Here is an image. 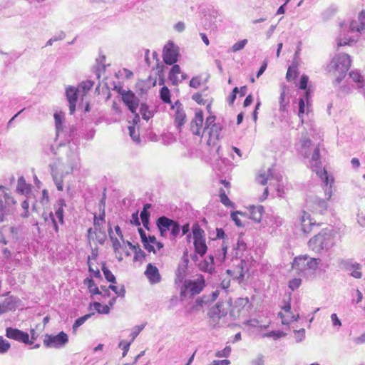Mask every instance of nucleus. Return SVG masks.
<instances>
[{"label":"nucleus","mask_w":365,"mask_h":365,"mask_svg":"<svg viewBox=\"0 0 365 365\" xmlns=\"http://www.w3.org/2000/svg\"><path fill=\"white\" fill-rule=\"evenodd\" d=\"M312 145V140L309 138H304L301 140L300 153L307 158L310 155L309 147Z\"/></svg>","instance_id":"30"},{"label":"nucleus","mask_w":365,"mask_h":365,"mask_svg":"<svg viewBox=\"0 0 365 365\" xmlns=\"http://www.w3.org/2000/svg\"><path fill=\"white\" fill-rule=\"evenodd\" d=\"M4 308L6 312L14 310L21 305V300L17 297L8 296L4 301Z\"/></svg>","instance_id":"20"},{"label":"nucleus","mask_w":365,"mask_h":365,"mask_svg":"<svg viewBox=\"0 0 365 365\" xmlns=\"http://www.w3.org/2000/svg\"><path fill=\"white\" fill-rule=\"evenodd\" d=\"M172 68L168 74V78L171 81L172 85L178 86L179 83V80L178 78V75L181 73V69L179 65L175 64L171 65Z\"/></svg>","instance_id":"27"},{"label":"nucleus","mask_w":365,"mask_h":365,"mask_svg":"<svg viewBox=\"0 0 365 365\" xmlns=\"http://www.w3.org/2000/svg\"><path fill=\"white\" fill-rule=\"evenodd\" d=\"M68 343V336L64 331L57 334H46L43 345L46 348L62 349Z\"/></svg>","instance_id":"9"},{"label":"nucleus","mask_w":365,"mask_h":365,"mask_svg":"<svg viewBox=\"0 0 365 365\" xmlns=\"http://www.w3.org/2000/svg\"><path fill=\"white\" fill-rule=\"evenodd\" d=\"M122 101L126 106L128 109L133 114H135V119L139 120V115L136 111L139 106L140 99L136 95L130 90H128L126 93H123L121 97Z\"/></svg>","instance_id":"11"},{"label":"nucleus","mask_w":365,"mask_h":365,"mask_svg":"<svg viewBox=\"0 0 365 365\" xmlns=\"http://www.w3.org/2000/svg\"><path fill=\"white\" fill-rule=\"evenodd\" d=\"M215 119H216V117H215V115H209V116L206 118V121H205V128H204V132H205L206 130H207L208 129H210V127H211L213 124H216V123H215Z\"/></svg>","instance_id":"59"},{"label":"nucleus","mask_w":365,"mask_h":365,"mask_svg":"<svg viewBox=\"0 0 365 365\" xmlns=\"http://www.w3.org/2000/svg\"><path fill=\"white\" fill-rule=\"evenodd\" d=\"M155 224L160 235L163 237H166L169 231L171 239H175L180 235V225L177 220L162 215L156 220Z\"/></svg>","instance_id":"4"},{"label":"nucleus","mask_w":365,"mask_h":365,"mask_svg":"<svg viewBox=\"0 0 365 365\" xmlns=\"http://www.w3.org/2000/svg\"><path fill=\"white\" fill-rule=\"evenodd\" d=\"M351 66L350 56L341 53L336 55L331 61L330 63L327 66L328 71L334 72L335 75H337L334 79L333 84L338 86L341 83L342 80L346 75L348 70Z\"/></svg>","instance_id":"2"},{"label":"nucleus","mask_w":365,"mask_h":365,"mask_svg":"<svg viewBox=\"0 0 365 365\" xmlns=\"http://www.w3.org/2000/svg\"><path fill=\"white\" fill-rule=\"evenodd\" d=\"M220 292L215 290L210 294H204L201 297H198L193 305V308L195 309H200L205 306H209L219 296Z\"/></svg>","instance_id":"14"},{"label":"nucleus","mask_w":365,"mask_h":365,"mask_svg":"<svg viewBox=\"0 0 365 365\" xmlns=\"http://www.w3.org/2000/svg\"><path fill=\"white\" fill-rule=\"evenodd\" d=\"M51 174L53 180V182H54V183H55L58 190L62 191L63 188L62 178L58 177L57 174L55 173V171L53 170V168H51Z\"/></svg>","instance_id":"43"},{"label":"nucleus","mask_w":365,"mask_h":365,"mask_svg":"<svg viewBox=\"0 0 365 365\" xmlns=\"http://www.w3.org/2000/svg\"><path fill=\"white\" fill-rule=\"evenodd\" d=\"M186 270H187L186 265H181V264L178 265V267L175 272V284L180 283L182 281L184 282V280H185L184 278L185 277Z\"/></svg>","instance_id":"32"},{"label":"nucleus","mask_w":365,"mask_h":365,"mask_svg":"<svg viewBox=\"0 0 365 365\" xmlns=\"http://www.w3.org/2000/svg\"><path fill=\"white\" fill-rule=\"evenodd\" d=\"M55 127H56V138L63 133V123L64 120V115L62 113H54Z\"/></svg>","instance_id":"26"},{"label":"nucleus","mask_w":365,"mask_h":365,"mask_svg":"<svg viewBox=\"0 0 365 365\" xmlns=\"http://www.w3.org/2000/svg\"><path fill=\"white\" fill-rule=\"evenodd\" d=\"M222 130V126L220 123L213 124L210 129H208V134L210 135V138H215L219 140L221 138V132Z\"/></svg>","instance_id":"29"},{"label":"nucleus","mask_w":365,"mask_h":365,"mask_svg":"<svg viewBox=\"0 0 365 365\" xmlns=\"http://www.w3.org/2000/svg\"><path fill=\"white\" fill-rule=\"evenodd\" d=\"M310 165L312 170L322 179L323 189L325 190L326 195H328V198L331 197L332 195L331 182H333V178L329 176L325 169H322L319 146L315 147L313 150Z\"/></svg>","instance_id":"3"},{"label":"nucleus","mask_w":365,"mask_h":365,"mask_svg":"<svg viewBox=\"0 0 365 365\" xmlns=\"http://www.w3.org/2000/svg\"><path fill=\"white\" fill-rule=\"evenodd\" d=\"M130 223L137 227L140 226L141 222L139 219L138 211H136L131 215Z\"/></svg>","instance_id":"62"},{"label":"nucleus","mask_w":365,"mask_h":365,"mask_svg":"<svg viewBox=\"0 0 365 365\" xmlns=\"http://www.w3.org/2000/svg\"><path fill=\"white\" fill-rule=\"evenodd\" d=\"M83 284L85 285H87L88 289L91 294L98 295L102 294V292H101V290L99 289V288L98 287V286L96 285V284L95 283L94 280L92 278H86L83 280Z\"/></svg>","instance_id":"28"},{"label":"nucleus","mask_w":365,"mask_h":365,"mask_svg":"<svg viewBox=\"0 0 365 365\" xmlns=\"http://www.w3.org/2000/svg\"><path fill=\"white\" fill-rule=\"evenodd\" d=\"M150 213H145V212H140V217L141 222L145 229L150 230Z\"/></svg>","instance_id":"45"},{"label":"nucleus","mask_w":365,"mask_h":365,"mask_svg":"<svg viewBox=\"0 0 365 365\" xmlns=\"http://www.w3.org/2000/svg\"><path fill=\"white\" fill-rule=\"evenodd\" d=\"M315 225V222H312L310 215L303 211L302 215V230L303 232L306 234L309 233L312 230V227Z\"/></svg>","instance_id":"22"},{"label":"nucleus","mask_w":365,"mask_h":365,"mask_svg":"<svg viewBox=\"0 0 365 365\" xmlns=\"http://www.w3.org/2000/svg\"><path fill=\"white\" fill-rule=\"evenodd\" d=\"M308 82H309V77L307 75L303 74L299 79V85H298L299 88L301 90L307 89Z\"/></svg>","instance_id":"54"},{"label":"nucleus","mask_w":365,"mask_h":365,"mask_svg":"<svg viewBox=\"0 0 365 365\" xmlns=\"http://www.w3.org/2000/svg\"><path fill=\"white\" fill-rule=\"evenodd\" d=\"M186 120V114L183 108L176 109L175 113V125L178 131L180 132L182 127L184 125Z\"/></svg>","instance_id":"21"},{"label":"nucleus","mask_w":365,"mask_h":365,"mask_svg":"<svg viewBox=\"0 0 365 365\" xmlns=\"http://www.w3.org/2000/svg\"><path fill=\"white\" fill-rule=\"evenodd\" d=\"M93 84H94L93 81H92L91 80H87L85 81H82L78 85L77 88L78 89L79 92L81 91L83 93V94H86L92 88V87L93 86Z\"/></svg>","instance_id":"37"},{"label":"nucleus","mask_w":365,"mask_h":365,"mask_svg":"<svg viewBox=\"0 0 365 365\" xmlns=\"http://www.w3.org/2000/svg\"><path fill=\"white\" fill-rule=\"evenodd\" d=\"M29 190V185L26 182L24 177H20L18 179V184L16 187V191L19 193L24 194L27 193L28 190Z\"/></svg>","instance_id":"36"},{"label":"nucleus","mask_w":365,"mask_h":365,"mask_svg":"<svg viewBox=\"0 0 365 365\" xmlns=\"http://www.w3.org/2000/svg\"><path fill=\"white\" fill-rule=\"evenodd\" d=\"M57 208L55 210L54 217H56L58 220V222L61 225L64 224V212H63V207L66 206V202L63 199L60 198L58 200L57 203Z\"/></svg>","instance_id":"25"},{"label":"nucleus","mask_w":365,"mask_h":365,"mask_svg":"<svg viewBox=\"0 0 365 365\" xmlns=\"http://www.w3.org/2000/svg\"><path fill=\"white\" fill-rule=\"evenodd\" d=\"M205 279L202 275H200L195 279H185L180 289L181 298L186 297L187 293L191 297L199 294L205 287Z\"/></svg>","instance_id":"6"},{"label":"nucleus","mask_w":365,"mask_h":365,"mask_svg":"<svg viewBox=\"0 0 365 365\" xmlns=\"http://www.w3.org/2000/svg\"><path fill=\"white\" fill-rule=\"evenodd\" d=\"M230 305L228 303L218 302L215 306L212 307L208 312L210 318L217 317L219 319L225 317L227 314L228 309Z\"/></svg>","instance_id":"13"},{"label":"nucleus","mask_w":365,"mask_h":365,"mask_svg":"<svg viewBox=\"0 0 365 365\" xmlns=\"http://www.w3.org/2000/svg\"><path fill=\"white\" fill-rule=\"evenodd\" d=\"M227 251V246L225 245L223 242L222 245V250H217V252L215 254L216 257L219 259L220 261L222 262L225 259Z\"/></svg>","instance_id":"50"},{"label":"nucleus","mask_w":365,"mask_h":365,"mask_svg":"<svg viewBox=\"0 0 365 365\" xmlns=\"http://www.w3.org/2000/svg\"><path fill=\"white\" fill-rule=\"evenodd\" d=\"M249 303V299L246 298H238L235 301V304L230 310V315L235 317L236 314H240L242 309L245 308Z\"/></svg>","instance_id":"23"},{"label":"nucleus","mask_w":365,"mask_h":365,"mask_svg":"<svg viewBox=\"0 0 365 365\" xmlns=\"http://www.w3.org/2000/svg\"><path fill=\"white\" fill-rule=\"evenodd\" d=\"M339 267L344 271L350 272L349 274L355 279L362 277L361 265L352 258L339 259Z\"/></svg>","instance_id":"10"},{"label":"nucleus","mask_w":365,"mask_h":365,"mask_svg":"<svg viewBox=\"0 0 365 365\" xmlns=\"http://www.w3.org/2000/svg\"><path fill=\"white\" fill-rule=\"evenodd\" d=\"M201 84V78L200 76L192 77L190 81L189 86L193 88H197Z\"/></svg>","instance_id":"61"},{"label":"nucleus","mask_w":365,"mask_h":365,"mask_svg":"<svg viewBox=\"0 0 365 365\" xmlns=\"http://www.w3.org/2000/svg\"><path fill=\"white\" fill-rule=\"evenodd\" d=\"M131 344V341L127 342L124 340H122L119 342L118 346L123 349V357H125L127 355Z\"/></svg>","instance_id":"51"},{"label":"nucleus","mask_w":365,"mask_h":365,"mask_svg":"<svg viewBox=\"0 0 365 365\" xmlns=\"http://www.w3.org/2000/svg\"><path fill=\"white\" fill-rule=\"evenodd\" d=\"M145 275L148 277L151 284L158 283L161 280L158 269L151 263L148 264L145 271Z\"/></svg>","instance_id":"18"},{"label":"nucleus","mask_w":365,"mask_h":365,"mask_svg":"<svg viewBox=\"0 0 365 365\" xmlns=\"http://www.w3.org/2000/svg\"><path fill=\"white\" fill-rule=\"evenodd\" d=\"M128 130H129V135H130V138H132V140L134 142L139 143L140 142V134H139L138 130H137L135 129V126H133V125L129 126Z\"/></svg>","instance_id":"46"},{"label":"nucleus","mask_w":365,"mask_h":365,"mask_svg":"<svg viewBox=\"0 0 365 365\" xmlns=\"http://www.w3.org/2000/svg\"><path fill=\"white\" fill-rule=\"evenodd\" d=\"M247 43V39H242L237 42H236L232 47V51L233 52L239 51L242 49H243L245 46V45Z\"/></svg>","instance_id":"52"},{"label":"nucleus","mask_w":365,"mask_h":365,"mask_svg":"<svg viewBox=\"0 0 365 365\" xmlns=\"http://www.w3.org/2000/svg\"><path fill=\"white\" fill-rule=\"evenodd\" d=\"M91 307H93V309L98 314H108L110 312V307L108 305H103L98 302H94L91 304Z\"/></svg>","instance_id":"35"},{"label":"nucleus","mask_w":365,"mask_h":365,"mask_svg":"<svg viewBox=\"0 0 365 365\" xmlns=\"http://www.w3.org/2000/svg\"><path fill=\"white\" fill-rule=\"evenodd\" d=\"M140 113L144 120H148L150 118L153 117V114L149 110L148 106L145 103H142L140 104Z\"/></svg>","instance_id":"39"},{"label":"nucleus","mask_w":365,"mask_h":365,"mask_svg":"<svg viewBox=\"0 0 365 365\" xmlns=\"http://www.w3.org/2000/svg\"><path fill=\"white\" fill-rule=\"evenodd\" d=\"M6 337L22 343L29 342V334L18 329L8 327L6 329Z\"/></svg>","instance_id":"15"},{"label":"nucleus","mask_w":365,"mask_h":365,"mask_svg":"<svg viewBox=\"0 0 365 365\" xmlns=\"http://www.w3.org/2000/svg\"><path fill=\"white\" fill-rule=\"evenodd\" d=\"M264 362V356L262 354H258L257 356L252 359L250 362L251 365H263Z\"/></svg>","instance_id":"64"},{"label":"nucleus","mask_w":365,"mask_h":365,"mask_svg":"<svg viewBox=\"0 0 365 365\" xmlns=\"http://www.w3.org/2000/svg\"><path fill=\"white\" fill-rule=\"evenodd\" d=\"M109 288H110V289L113 291L118 297H125V289L123 284L121 285L120 289H118V287L114 284H110Z\"/></svg>","instance_id":"49"},{"label":"nucleus","mask_w":365,"mask_h":365,"mask_svg":"<svg viewBox=\"0 0 365 365\" xmlns=\"http://www.w3.org/2000/svg\"><path fill=\"white\" fill-rule=\"evenodd\" d=\"M21 207L24 209V212L21 213V217L23 218H27L29 216V203L27 200H24L21 202Z\"/></svg>","instance_id":"60"},{"label":"nucleus","mask_w":365,"mask_h":365,"mask_svg":"<svg viewBox=\"0 0 365 365\" xmlns=\"http://www.w3.org/2000/svg\"><path fill=\"white\" fill-rule=\"evenodd\" d=\"M88 272L92 274V276L96 279H102L101 274L100 272V270L98 269H96V270L92 267L91 263L90 262V257L88 256Z\"/></svg>","instance_id":"53"},{"label":"nucleus","mask_w":365,"mask_h":365,"mask_svg":"<svg viewBox=\"0 0 365 365\" xmlns=\"http://www.w3.org/2000/svg\"><path fill=\"white\" fill-rule=\"evenodd\" d=\"M321 261L319 258L300 255L294 259L292 267L297 270L299 275L309 279L314 275Z\"/></svg>","instance_id":"1"},{"label":"nucleus","mask_w":365,"mask_h":365,"mask_svg":"<svg viewBox=\"0 0 365 365\" xmlns=\"http://www.w3.org/2000/svg\"><path fill=\"white\" fill-rule=\"evenodd\" d=\"M238 215H242V212L240 211L232 212L231 213V218L237 227H243L244 225L238 217Z\"/></svg>","instance_id":"58"},{"label":"nucleus","mask_w":365,"mask_h":365,"mask_svg":"<svg viewBox=\"0 0 365 365\" xmlns=\"http://www.w3.org/2000/svg\"><path fill=\"white\" fill-rule=\"evenodd\" d=\"M294 338L297 343L302 341L305 338V330L304 329H300L294 331Z\"/></svg>","instance_id":"55"},{"label":"nucleus","mask_w":365,"mask_h":365,"mask_svg":"<svg viewBox=\"0 0 365 365\" xmlns=\"http://www.w3.org/2000/svg\"><path fill=\"white\" fill-rule=\"evenodd\" d=\"M160 98L165 103H171V95L169 88L163 86L160 90Z\"/></svg>","instance_id":"33"},{"label":"nucleus","mask_w":365,"mask_h":365,"mask_svg":"<svg viewBox=\"0 0 365 365\" xmlns=\"http://www.w3.org/2000/svg\"><path fill=\"white\" fill-rule=\"evenodd\" d=\"M273 178V168H269L267 170V173L260 174L257 178V181L259 184L265 185L269 178Z\"/></svg>","instance_id":"38"},{"label":"nucleus","mask_w":365,"mask_h":365,"mask_svg":"<svg viewBox=\"0 0 365 365\" xmlns=\"http://www.w3.org/2000/svg\"><path fill=\"white\" fill-rule=\"evenodd\" d=\"M333 245V237L327 232H320L312 237L308 242L309 247L317 253L322 250H328Z\"/></svg>","instance_id":"5"},{"label":"nucleus","mask_w":365,"mask_h":365,"mask_svg":"<svg viewBox=\"0 0 365 365\" xmlns=\"http://www.w3.org/2000/svg\"><path fill=\"white\" fill-rule=\"evenodd\" d=\"M192 99L199 105H205L206 103V101L202 98V94L200 93H194L192 96Z\"/></svg>","instance_id":"63"},{"label":"nucleus","mask_w":365,"mask_h":365,"mask_svg":"<svg viewBox=\"0 0 365 365\" xmlns=\"http://www.w3.org/2000/svg\"><path fill=\"white\" fill-rule=\"evenodd\" d=\"M192 233L195 253L203 257L207 251L205 231L197 222H195L192 227Z\"/></svg>","instance_id":"7"},{"label":"nucleus","mask_w":365,"mask_h":365,"mask_svg":"<svg viewBox=\"0 0 365 365\" xmlns=\"http://www.w3.org/2000/svg\"><path fill=\"white\" fill-rule=\"evenodd\" d=\"M11 348L10 343L4 339L3 336H0V354H4L8 352Z\"/></svg>","instance_id":"44"},{"label":"nucleus","mask_w":365,"mask_h":365,"mask_svg":"<svg viewBox=\"0 0 365 365\" xmlns=\"http://www.w3.org/2000/svg\"><path fill=\"white\" fill-rule=\"evenodd\" d=\"M203 112L200 109L196 111L195 118L190 123V128L194 135H200V129L203 124Z\"/></svg>","instance_id":"17"},{"label":"nucleus","mask_w":365,"mask_h":365,"mask_svg":"<svg viewBox=\"0 0 365 365\" xmlns=\"http://www.w3.org/2000/svg\"><path fill=\"white\" fill-rule=\"evenodd\" d=\"M145 324H143L141 325L135 326L132 329V331L130 333L131 339L130 341L132 343L137 337V336L140 333V331L145 328Z\"/></svg>","instance_id":"48"},{"label":"nucleus","mask_w":365,"mask_h":365,"mask_svg":"<svg viewBox=\"0 0 365 365\" xmlns=\"http://www.w3.org/2000/svg\"><path fill=\"white\" fill-rule=\"evenodd\" d=\"M297 66H289L288 68L287 74H286V78L288 81H290L292 79H294L297 76Z\"/></svg>","instance_id":"47"},{"label":"nucleus","mask_w":365,"mask_h":365,"mask_svg":"<svg viewBox=\"0 0 365 365\" xmlns=\"http://www.w3.org/2000/svg\"><path fill=\"white\" fill-rule=\"evenodd\" d=\"M79 91L74 86H68L66 89V96L69 103L70 114H73L76 110V106L78 99Z\"/></svg>","instance_id":"16"},{"label":"nucleus","mask_w":365,"mask_h":365,"mask_svg":"<svg viewBox=\"0 0 365 365\" xmlns=\"http://www.w3.org/2000/svg\"><path fill=\"white\" fill-rule=\"evenodd\" d=\"M349 77L353 79L354 81L359 83V87L362 88L363 86V76L359 71H351L349 73Z\"/></svg>","instance_id":"41"},{"label":"nucleus","mask_w":365,"mask_h":365,"mask_svg":"<svg viewBox=\"0 0 365 365\" xmlns=\"http://www.w3.org/2000/svg\"><path fill=\"white\" fill-rule=\"evenodd\" d=\"M353 32L350 31L349 26L344 23L341 24V31L339 36L336 38L337 47L339 48L346 45H351L352 43L356 42V40L350 34Z\"/></svg>","instance_id":"12"},{"label":"nucleus","mask_w":365,"mask_h":365,"mask_svg":"<svg viewBox=\"0 0 365 365\" xmlns=\"http://www.w3.org/2000/svg\"><path fill=\"white\" fill-rule=\"evenodd\" d=\"M101 270L104 274L105 279L107 282L111 284L116 283V278L111 271L106 267V262L102 263Z\"/></svg>","instance_id":"31"},{"label":"nucleus","mask_w":365,"mask_h":365,"mask_svg":"<svg viewBox=\"0 0 365 365\" xmlns=\"http://www.w3.org/2000/svg\"><path fill=\"white\" fill-rule=\"evenodd\" d=\"M219 195L221 202L226 207H233L234 203L229 199L225 190L220 188L219 190Z\"/></svg>","instance_id":"40"},{"label":"nucleus","mask_w":365,"mask_h":365,"mask_svg":"<svg viewBox=\"0 0 365 365\" xmlns=\"http://www.w3.org/2000/svg\"><path fill=\"white\" fill-rule=\"evenodd\" d=\"M324 193H325V196H326V200L320 199V198H316V200H315V203L318 206V207L319 208V212L321 213H323L324 211L327 210V200H329L330 199V197L328 198V195H326L325 192H324Z\"/></svg>","instance_id":"42"},{"label":"nucleus","mask_w":365,"mask_h":365,"mask_svg":"<svg viewBox=\"0 0 365 365\" xmlns=\"http://www.w3.org/2000/svg\"><path fill=\"white\" fill-rule=\"evenodd\" d=\"M301 284L302 279L300 278H294L289 282L288 286L289 289H291L292 291H294L299 287Z\"/></svg>","instance_id":"56"},{"label":"nucleus","mask_w":365,"mask_h":365,"mask_svg":"<svg viewBox=\"0 0 365 365\" xmlns=\"http://www.w3.org/2000/svg\"><path fill=\"white\" fill-rule=\"evenodd\" d=\"M349 29L351 32L361 33L365 29V11H361L357 20H353L349 24Z\"/></svg>","instance_id":"19"},{"label":"nucleus","mask_w":365,"mask_h":365,"mask_svg":"<svg viewBox=\"0 0 365 365\" xmlns=\"http://www.w3.org/2000/svg\"><path fill=\"white\" fill-rule=\"evenodd\" d=\"M250 217L257 222H260L262 214L264 212V207L262 205L250 207Z\"/></svg>","instance_id":"24"},{"label":"nucleus","mask_w":365,"mask_h":365,"mask_svg":"<svg viewBox=\"0 0 365 365\" xmlns=\"http://www.w3.org/2000/svg\"><path fill=\"white\" fill-rule=\"evenodd\" d=\"M231 347L227 346L224 349L217 351L215 356L217 357H228L231 353Z\"/></svg>","instance_id":"57"},{"label":"nucleus","mask_w":365,"mask_h":365,"mask_svg":"<svg viewBox=\"0 0 365 365\" xmlns=\"http://www.w3.org/2000/svg\"><path fill=\"white\" fill-rule=\"evenodd\" d=\"M180 48L173 41H169L163 47V59L167 65H175L179 61Z\"/></svg>","instance_id":"8"},{"label":"nucleus","mask_w":365,"mask_h":365,"mask_svg":"<svg viewBox=\"0 0 365 365\" xmlns=\"http://www.w3.org/2000/svg\"><path fill=\"white\" fill-rule=\"evenodd\" d=\"M289 103V100L286 98L285 95V86H284L282 89L280 96H279V110L282 112H284L287 110V106Z\"/></svg>","instance_id":"34"}]
</instances>
